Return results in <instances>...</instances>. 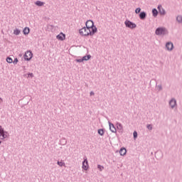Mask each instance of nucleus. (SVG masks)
<instances>
[{"label": "nucleus", "mask_w": 182, "mask_h": 182, "mask_svg": "<svg viewBox=\"0 0 182 182\" xmlns=\"http://www.w3.org/2000/svg\"><path fill=\"white\" fill-rule=\"evenodd\" d=\"M117 129H118L121 132H123V127L120 123L117 124Z\"/></svg>", "instance_id": "nucleus-14"}, {"label": "nucleus", "mask_w": 182, "mask_h": 182, "mask_svg": "<svg viewBox=\"0 0 182 182\" xmlns=\"http://www.w3.org/2000/svg\"><path fill=\"white\" fill-rule=\"evenodd\" d=\"M95 94H94V92H90V95L92 96V95H94Z\"/></svg>", "instance_id": "nucleus-33"}, {"label": "nucleus", "mask_w": 182, "mask_h": 182, "mask_svg": "<svg viewBox=\"0 0 182 182\" xmlns=\"http://www.w3.org/2000/svg\"><path fill=\"white\" fill-rule=\"evenodd\" d=\"M44 4H45V3L43 1H36V5L38 6H40V7L43 6Z\"/></svg>", "instance_id": "nucleus-15"}, {"label": "nucleus", "mask_w": 182, "mask_h": 182, "mask_svg": "<svg viewBox=\"0 0 182 182\" xmlns=\"http://www.w3.org/2000/svg\"><path fill=\"white\" fill-rule=\"evenodd\" d=\"M176 20L178 22L182 23V16H177Z\"/></svg>", "instance_id": "nucleus-23"}, {"label": "nucleus", "mask_w": 182, "mask_h": 182, "mask_svg": "<svg viewBox=\"0 0 182 182\" xmlns=\"http://www.w3.org/2000/svg\"><path fill=\"white\" fill-rule=\"evenodd\" d=\"M166 48L168 50H170V51L173 50V43H171V42L167 43Z\"/></svg>", "instance_id": "nucleus-11"}, {"label": "nucleus", "mask_w": 182, "mask_h": 182, "mask_svg": "<svg viewBox=\"0 0 182 182\" xmlns=\"http://www.w3.org/2000/svg\"><path fill=\"white\" fill-rule=\"evenodd\" d=\"M146 17V14L144 12L140 13L139 14V18L140 19H144Z\"/></svg>", "instance_id": "nucleus-16"}, {"label": "nucleus", "mask_w": 182, "mask_h": 182, "mask_svg": "<svg viewBox=\"0 0 182 182\" xmlns=\"http://www.w3.org/2000/svg\"><path fill=\"white\" fill-rule=\"evenodd\" d=\"M18 63V58L14 59V61H13V63H14V65H16Z\"/></svg>", "instance_id": "nucleus-26"}, {"label": "nucleus", "mask_w": 182, "mask_h": 182, "mask_svg": "<svg viewBox=\"0 0 182 182\" xmlns=\"http://www.w3.org/2000/svg\"><path fill=\"white\" fill-rule=\"evenodd\" d=\"M21 33V31L18 29H15L14 31V34H15L16 36H18Z\"/></svg>", "instance_id": "nucleus-18"}, {"label": "nucleus", "mask_w": 182, "mask_h": 182, "mask_svg": "<svg viewBox=\"0 0 182 182\" xmlns=\"http://www.w3.org/2000/svg\"><path fill=\"white\" fill-rule=\"evenodd\" d=\"M8 63L11 64L14 62V60L11 58H8L6 59Z\"/></svg>", "instance_id": "nucleus-20"}, {"label": "nucleus", "mask_w": 182, "mask_h": 182, "mask_svg": "<svg viewBox=\"0 0 182 182\" xmlns=\"http://www.w3.org/2000/svg\"><path fill=\"white\" fill-rule=\"evenodd\" d=\"M96 33L97 31H94L87 27H83L79 30V33L82 36H93Z\"/></svg>", "instance_id": "nucleus-1"}, {"label": "nucleus", "mask_w": 182, "mask_h": 182, "mask_svg": "<svg viewBox=\"0 0 182 182\" xmlns=\"http://www.w3.org/2000/svg\"><path fill=\"white\" fill-rule=\"evenodd\" d=\"M58 165L60 167L65 166V163L63 162V161H58Z\"/></svg>", "instance_id": "nucleus-19"}, {"label": "nucleus", "mask_w": 182, "mask_h": 182, "mask_svg": "<svg viewBox=\"0 0 182 182\" xmlns=\"http://www.w3.org/2000/svg\"><path fill=\"white\" fill-rule=\"evenodd\" d=\"M137 136H138L137 132H134V139L137 138Z\"/></svg>", "instance_id": "nucleus-28"}, {"label": "nucleus", "mask_w": 182, "mask_h": 182, "mask_svg": "<svg viewBox=\"0 0 182 182\" xmlns=\"http://www.w3.org/2000/svg\"><path fill=\"white\" fill-rule=\"evenodd\" d=\"M90 58H91V55H87V56H84V57L82 58V60H83V61H87V60H89Z\"/></svg>", "instance_id": "nucleus-17"}, {"label": "nucleus", "mask_w": 182, "mask_h": 182, "mask_svg": "<svg viewBox=\"0 0 182 182\" xmlns=\"http://www.w3.org/2000/svg\"><path fill=\"white\" fill-rule=\"evenodd\" d=\"M158 9H159V6H158Z\"/></svg>", "instance_id": "nucleus-35"}, {"label": "nucleus", "mask_w": 182, "mask_h": 182, "mask_svg": "<svg viewBox=\"0 0 182 182\" xmlns=\"http://www.w3.org/2000/svg\"><path fill=\"white\" fill-rule=\"evenodd\" d=\"M97 168H99V170L102 171L104 169V166H102L101 165H98Z\"/></svg>", "instance_id": "nucleus-24"}, {"label": "nucleus", "mask_w": 182, "mask_h": 182, "mask_svg": "<svg viewBox=\"0 0 182 182\" xmlns=\"http://www.w3.org/2000/svg\"><path fill=\"white\" fill-rule=\"evenodd\" d=\"M168 32H167V30L165 28H160V33L161 34H166Z\"/></svg>", "instance_id": "nucleus-13"}, {"label": "nucleus", "mask_w": 182, "mask_h": 182, "mask_svg": "<svg viewBox=\"0 0 182 182\" xmlns=\"http://www.w3.org/2000/svg\"><path fill=\"white\" fill-rule=\"evenodd\" d=\"M9 136V134L8 132L4 130V128L2 126H0V139L4 140Z\"/></svg>", "instance_id": "nucleus-3"}, {"label": "nucleus", "mask_w": 182, "mask_h": 182, "mask_svg": "<svg viewBox=\"0 0 182 182\" xmlns=\"http://www.w3.org/2000/svg\"><path fill=\"white\" fill-rule=\"evenodd\" d=\"M159 33H160V29H159V28H158L156 29V35H159Z\"/></svg>", "instance_id": "nucleus-30"}, {"label": "nucleus", "mask_w": 182, "mask_h": 182, "mask_svg": "<svg viewBox=\"0 0 182 182\" xmlns=\"http://www.w3.org/2000/svg\"><path fill=\"white\" fill-rule=\"evenodd\" d=\"M33 58V53L31 50H27L26 53H25V55H24V59L27 61H29L32 59Z\"/></svg>", "instance_id": "nucleus-5"}, {"label": "nucleus", "mask_w": 182, "mask_h": 182, "mask_svg": "<svg viewBox=\"0 0 182 182\" xmlns=\"http://www.w3.org/2000/svg\"><path fill=\"white\" fill-rule=\"evenodd\" d=\"M76 61L77 63H82L84 60H83V58H80V59H77Z\"/></svg>", "instance_id": "nucleus-29"}, {"label": "nucleus", "mask_w": 182, "mask_h": 182, "mask_svg": "<svg viewBox=\"0 0 182 182\" xmlns=\"http://www.w3.org/2000/svg\"><path fill=\"white\" fill-rule=\"evenodd\" d=\"M152 14L154 16H156L158 15V11L156 9H153L152 10Z\"/></svg>", "instance_id": "nucleus-21"}, {"label": "nucleus", "mask_w": 182, "mask_h": 182, "mask_svg": "<svg viewBox=\"0 0 182 182\" xmlns=\"http://www.w3.org/2000/svg\"><path fill=\"white\" fill-rule=\"evenodd\" d=\"M98 134H100L101 136L104 135V130L102 129H98Z\"/></svg>", "instance_id": "nucleus-22"}, {"label": "nucleus", "mask_w": 182, "mask_h": 182, "mask_svg": "<svg viewBox=\"0 0 182 182\" xmlns=\"http://www.w3.org/2000/svg\"><path fill=\"white\" fill-rule=\"evenodd\" d=\"M127 149L124 147H122L119 151V154L122 156H124L127 154Z\"/></svg>", "instance_id": "nucleus-9"}, {"label": "nucleus", "mask_w": 182, "mask_h": 182, "mask_svg": "<svg viewBox=\"0 0 182 182\" xmlns=\"http://www.w3.org/2000/svg\"><path fill=\"white\" fill-rule=\"evenodd\" d=\"M109 129H110V131L112 133H116L117 129H116L114 125L113 124L110 123V122L109 123Z\"/></svg>", "instance_id": "nucleus-8"}, {"label": "nucleus", "mask_w": 182, "mask_h": 182, "mask_svg": "<svg viewBox=\"0 0 182 182\" xmlns=\"http://www.w3.org/2000/svg\"><path fill=\"white\" fill-rule=\"evenodd\" d=\"M141 12V9L140 8H137L136 10H135V13L136 14H139Z\"/></svg>", "instance_id": "nucleus-25"}, {"label": "nucleus", "mask_w": 182, "mask_h": 182, "mask_svg": "<svg viewBox=\"0 0 182 182\" xmlns=\"http://www.w3.org/2000/svg\"><path fill=\"white\" fill-rule=\"evenodd\" d=\"M23 33L24 35H28L30 33V28L28 27H26L23 30Z\"/></svg>", "instance_id": "nucleus-12"}, {"label": "nucleus", "mask_w": 182, "mask_h": 182, "mask_svg": "<svg viewBox=\"0 0 182 182\" xmlns=\"http://www.w3.org/2000/svg\"><path fill=\"white\" fill-rule=\"evenodd\" d=\"M146 127H147V129H148L149 130H152V125L148 124V125L146 126Z\"/></svg>", "instance_id": "nucleus-27"}, {"label": "nucleus", "mask_w": 182, "mask_h": 182, "mask_svg": "<svg viewBox=\"0 0 182 182\" xmlns=\"http://www.w3.org/2000/svg\"><path fill=\"white\" fill-rule=\"evenodd\" d=\"M165 11H164V9H161V15H165Z\"/></svg>", "instance_id": "nucleus-31"}, {"label": "nucleus", "mask_w": 182, "mask_h": 182, "mask_svg": "<svg viewBox=\"0 0 182 182\" xmlns=\"http://www.w3.org/2000/svg\"><path fill=\"white\" fill-rule=\"evenodd\" d=\"M85 27L87 28L91 29V31H96L97 32V27L95 26L94 23L91 20H88L87 21L86 23H85Z\"/></svg>", "instance_id": "nucleus-2"}, {"label": "nucleus", "mask_w": 182, "mask_h": 182, "mask_svg": "<svg viewBox=\"0 0 182 182\" xmlns=\"http://www.w3.org/2000/svg\"><path fill=\"white\" fill-rule=\"evenodd\" d=\"M65 38L66 36L63 33H60L58 36H57V39L60 41H64Z\"/></svg>", "instance_id": "nucleus-7"}, {"label": "nucleus", "mask_w": 182, "mask_h": 182, "mask_svg": "<svg viewBox=\"0 0 182 182\" xmlns=\"http://www.w3.org/2000/svg\"><path fill=\"white\" fill-rule=\"evenodd\" d=\"M89 162L87 159H85L82 163V168L85 171H87L89 169Z\"/></svg>", "instance_id": "nucleus-6"}, {"label": "nucleus", "mask_w": 182, "mask_h": 182, "mask_svg": "<svg viewBox=\"0 0 182 182\" xmlns=\"http://www.w3.org/2000/svg\"><path fill=\"white\" fill-rule=\"evenodd\" d=\"M2 144V141H0V144Z\"/></svg>", "instance_id": "nucleus-34"}, {"label": "nucleus", "mask_w": 182, "mask_h": 182, "mask_svg": "<svg viewBox=\"0 0 182 182\" xmlns=\"http://www.w3.org/2000/svg\"><path fill=\"white\" fill-rule=\"evenodd\" d=\"M33 77V73H28V77Z\"/></svg>", "instance_id": "nucleus-32"}, {"label": "nucleus", "mask_w": 182, "mask_h": 182, "mask_svg": "<svg viewBox=\"0 0 182 182\" xmlns=\"http://www.w3.org/2000/svg\"><path fill=\"white\" fill-rule=\"evenodd\" d=\"M170 106L171 108H174L176 106V100L174 99H172L169 102Z\"/></svg>", "instance_id": "nucleus-10"}, {"label": "nucleus", "mask_w": 182, "mask_h": 182, "mask_svg": "<svg viewBox=\"0 0 182 182\" xmlns=\"http://www.w3.org/2000/svg\"><path fill=\"white\" fill-rule=\"evenodd\" d=\"M124 24L126 27L129 29H134L136 27V25L131 22L130 21H125Z\"/></svg>", "instance_id": "nucleus-4"}]
</instances>
